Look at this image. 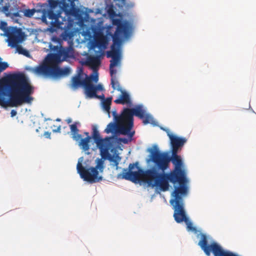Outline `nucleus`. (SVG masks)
Wrapping results in <instances>:
<instances>
[{"instance_id": "obj_40", "label": "nucleus", "mask_w": 256, "mask_h": 256, "mask_svg": "<svg viewBox=\"0 0 256 256\" xmlns=\"http://www.w3.org/2000/svg\"><path fill=\"white\" fill-rule=\"evenodd\" d=\"M66 122H67L68 124H70L72 122V120L71 118H70L66 120Z\"/></svg>"}, {"instance_id": "obj_6", "label": "nucleus", "mask_w": 256, "mask_h": 256, "mask_svg": "<svg viewBox=\"0 0 256 256\" xmlns=\"http://www.w3.org/2000/svg\"><path fill=\"white\" fill-rule=\"evenodd\" d=\"M156 150H150V160L154 163L153 166L162 172H165L170 167L171 162L174 166V168L184 169L182 160L178 152H172L170 156L166 152H161L155 146Z\"/></svg>"}, {"instance_id": "obj_42", "label": "nucleus", "mask_w": 256, "mask_h": 256, "mask_svg": "<svg viewBox=\"0 0 256 256\" xmlns=\"http://www.w3.org/2000/svg\"><path fill=\"white\" fill-rule=\"evenodd\" d=\"M84 134H86V136H89V133L88 132H84Z\"/></svg>"}, {"instance_id": "obj_29", "label": "nucleus", "mask_w": 256, "mask_h": 256, "mask_svg": "<svg viewBox=\"0 0 256 256\" xmlns=\"http://www.w3.org/2000/svg\"><path fill=\"white\" fill-rule=\"evenodd\" d=\"M184 222L186 224L187 228L188 229V230H192V231L196 230V228L192 226V223L189 221L188 218H187L186 222Z\"/></svg>"}, {"instance_id": "obj_20", "label": "nucleus", "mask_w": 256, "mask_h": 256, "mask_svg": "<svg viewBox=\"0 0 256 256\" xmlns=\"http://www.w3.org/2000/svg\"><path fill=\"white\" fill-rule=\"evenodd\" d=\"M86 80H82L80 78V74L74 76L72 80V86L74 89L78 88L80 86H83L84 85V82Z\"/></svg>"}, {"instance_id": "obj_1", "label": "nucleus", "mask_w": 256, "mask_h": 256, "mask_svg": "<svg viewBox=\"0 0 256 256\" xmlns=\"http://www.w3.org/2000/svg\"><path fill=\"white\" fill-rule=\"evenodd\" d=\"M138 165V162L130 164L128 169H123L122 173L119 176L134 183L144 182L152 187L158 188L162 192L168 190L169 182L178 184V186L175 187L172 196H178L186 194L187 179L185 169L173 168L170 172L166 173L158 170L156 166L144 170Z\"/></svg>"}, {"instance_id": "obj_7", "label": "nucleus", "mask_w": 256, "mask_h": 256, "mask_svg": "<svg viewBox=\"0 0 256 256\" xmlns=\"http://www.w3.org/2000/svg\"><path fill=\"white\" fill-rule=\"evenodd\" d=\"M104 160L102 158H97L96 160V166L88 168H84L82 163L78 162L76 166L78 172L84 181L90 184L99 182L102 180V177L98 176V172H102L104 171Z\"/></svg>"}, {"instance_id": "obj_16", "label": "nucleus", "mask_w": 256, "mask_h": 256, "mask_svg": "<svg viewBox=\"0 0 256 256\" xmlns=\"http://www.w3.org/2000/svg\"><path fill=\"white\" fill-rule=\"evenodd\" d=\"M118 90L120 92V94L118 98L114 100V102L116 104H131L132 100L128 93L122 90V88H118Z\"/></svg>"}, {"instance_id": "obj_14", "label": "nucleus", "mask_w": 256, "mask_h": 256, "mask_svg": "<svg viewBox=\"0 0 256 256\" xmlns=\"http://www.w3.org/2000/svg\"><path fill=\"white\" fill-rule=\"evenodd\" d=\"M198 245L204 250L206 256H210L212 252V254L214 252V248L218 247L219 244L216 242H212L208 244L206 235L202 234L200 235V240L198 242Z\"/></svg>"}, {"instance_id": "obj_27", "label": "nucleus", "mask_w": 256, "mask_h": 256, "mask_svg": "<svg viewBox=\"0 0 256 256\" xmlns=\"http://www.w3.org/2000/svg\"><path fill=\"white\" fill-rule=\"evenodd\" d=\"M141 119L142 120V122L144 124H147L150 122V120H152V118L150 114H146L144 118Z\"/></svg>"}, {"instance_id": "obj_32", "label": "nucleus", "mask_w": 256, "mask_h": 256, "mask_svg": "<svg viewBox=\"0 0 256 256\" xmlns=\"http://www.w3.org/2000/svg\"><path fill=\"white\" fill-rule=\"evenodd\" d=\"M94 88L96 89V92L98 90L102 91L104 90V87H103L102 85L101 84H98L97 86H94Z\"/></svg>"}, {"instance_id": "obj_45", "label": "nucleus", "mask_w": 256, "mask_h": 256, "mask_svg": "<svg viewBox=\"0 0 256 256\" xmlns=\"http://www.w3.org/2000/svg\"><path fill=\"white\" fill-rule=\"evenodd\" d=\"M52 127H54V128H56V126L54 125V126L52 127Z\"/></svg>"}, {"instance_id": "obj_46", "label": "nucleus", "mask_w": 256, "mask_h": 256, "mask_svg": "<svg viewBox=\"0 0 256 256\" xmlns=\"http://www.w3.org/2000/svg\"><path fill=\"white\" fill-rule=\"evenodd\" d=\"M52 127H54V128H56V126L54 125V126L52 127Z\"/></svg>"}, {"instance_id": "obj_39", "label": "nucleus", "mask_w": 256, "mask_h": 256, "mask_svg": "<svg viewBox=\"0 0 256 256\" xmlns=\"http://www.w3.org/2000/svg\"><path fill=\"white\" fill-rule=\"evenodd\" d=\"M94 98H100V99H102V100H104V96L103 94L102 96L98 95V96H94Z\"/></svg>"}, {"instance_id": "obj_31", "label": "nucleus", "mask_w": 256, "mask_h": 256, "mask_svg": "<svg viewBox=\"0 0 256 256\" xmlns=\"http://www.w3.org/2000/svg\"><path fill=\"white\" fill-rule=\"evenodd\" d=\"M108 13L110 17L113 18L115 16L116 14V12L114 10L112 7L110 8L108 10Z\"/></svg>"}, {"instance_id": "obj_13", "label": "nucleus", "mask_w": 256, "mask_h": 256, "mask_svg": "<svg viewBox=\"0 0 256 256\" xmlns=\"http://www.w3.org/2000/svg\"><path fill=\"white\" fill-rule=\"evenodd\" d=\"M166 131L170 140L172 152H178L186 142V139L173 135L168 130H166Z\"/></svg>"}, {"instance_id": "obj_36", "label": "nucleus", "mask_w": 256, "mask_h": 256, "mask_svg": "<svg viewBox=\"0 0 256 256\" xmlns=\"http://www.w3.org/2000/svg\"><path fill=\"white\" fill-rule=\"evenodd\" d=\"M119 140L124 144H127L128 142V140L126 138H120Z\"/></svg>"}, {"instance_id": "obj_5", "label": "nucleus", "mask_w": 256, "mask_h": 256, "mask_svg": "<svg viewBox=\"0 0 256 256\" xmlns=\"http://www.w3.org/2000/svg\"><path fill=\"white\" fill-rule=\"evenodd\" d=\"M112 113L114 120L118 123V129L120 134L128 135L130 139L134 134V132H130L134 126L133 116L142 118L146 114L142 106H138L132 108H125L120 116L116 110Z\"/></svg>"}, {"instance_id": "obj_25", "label": "nucleus", "mask_w": 256, "mask_h": 256, "mask_svg": "<svg viewBox=\"0 0 256 256\" xmlns=\"http://www.w3.org/2000/svg\"><path fill=\"white\" fill-rule=\"evenodd\" d=\"M15 48H16V50L17 52L20 54H24V56H29L28 52L27 50L24 48L22 47V46L18 45V44H16V46Z\"/></svg>"}, {"instance_id": "obj_9", "label": "nucleus", "mask_w": 256, "mask_h": 256, "mask_svg": "<svg viewBox=\"0 0 256 256\" xmlns=\"http://www.w3.org/2000/svg\"><path fill=\"white\" fill-rule=\"evenodd\" d=\"M60 63L52 62V64L47 62H43L39 66L34 67L32 72L37 74L47 76L58 78L68 75L70 72L69 68H61L58 66Z\"/></svg>"}, {"instance_id": "obj_43", "label": "nucleus", "mask_w": 256, "mask_h": 256, "mask_svg": "<svg viewBox=\"0 0 256 256\" xmlns=\"http://www.w3.org/2000/svg\"><path fill=\"white\" fill-rule=\"evenodd\" d=\"M4 0H0V5L2 3Z\"/></svg>"}, {"instance_id": "obj_35", "label": "nucleus", "mask_w": 256, "mask_h": 256, "mask_svg": "<svg viewBox=\"0 0 256 256\" xmlns=\"http://www.w3.org/2000/svg\"><path fill=\"white\" fill-rule=\"evenodd\" d=\"M60 129H61V126H58L56 128V129L53 128L52 129V132H60Z\"/></svg>"}, {"instance_id": "obj_37", "label": "nucleus", "mask_w": 256, "mask_h": 256, "mask_svg": "<svg viewBox=\"0 0 256 256\" xmlns=\"http://www.w3.org/2000/svg\"><path fill=\"white\" fill-rule=\"evenodd\" d=\"M44 136L46 138H50V132H45L44 134Z\"/></svg>"}, {"instance_id": "obj_21", "label": "nucleus", "mask_w": 256, "mask_h": 256, "mask_svg": "<svg viewBox=\"0 0 256 256\" xmlns=\"http://www.w3.org/2000/svg\"><path fill=\"white\" fill-rule=\"evenodd\" d=\"M87 64L93 69H96L100 65V60L98 56H91L88 58Z\"/></svg>"}, {"instance_id": "obj_12", "label": "nucleus", "mask_w": 256, "mask_h": 256, "mask_svg": "<svg viewBox=\"0 0 256 256\" xmlns=\"http://www.w3.org/2000/svg\"><path fill=\"white\" fill-rule=\"evenodd\" d=\"M6 36L8 37L7 42L8 46L12 48H14L16 44L22 42L24 40L26 35L20 28L10 26L6 30Z\"/></svg>"}, {"instance_id": "obj_2", "label": "nucleus", "mask_w": 256, "mask_h": 256, "mask_svg": "<svg viewBox=\"0 0 256 256\" xmlns=\"http://www.w3.org/2000/svg\"><path fill=\"white\" fill-rule=\"evenodd\" d=\"M34 87L22 74H14L0 82V106L16 107L30 104Z\"/></svg>"}, {"instance_id": "obj_38", "label": "nucleus", "mask_w": 256, "mask_h": 256, "mask_svg": "<svg viewBox=\"0 0 256 256\" xmlns=\"http://www.w3.org/2000/svg\"><path fill=\"white\" fill-rule=\"evenodd\" d=\"M10 114H11V116L12 117H13L16 114V112L15 110H11Z\"/></svg>"}, {"instance_id": "obj_47", "label": "nucleus", "mask_w": 256, "mask_h": 256, "mask_svg": "<svg viewBox=\"0 0 256 256\" xmlns=\"http://www.w3.org/2000/svg\"><path fill=\"white\" fill-rule=\"evenodd\" d=\"M55 48H56V49H57V48H58V46H56Z\"/></svg>"}, {"instance_id": "obj_18", "label": "nucleus", "mask_w": 256, "mask_h": 256, "mask_svg": "<svg viewBox=\"0 0 256 256\" xmlns=\"http://www.w3.org/2000/svg\"><path fill=\"white\" fill-rule=\"evenodd\" d=\"M78 125H80L79 122H74L73 124L70 125L72 138L76 142L80 140L82 137V135L78 134L79 130L78 128Z\"/></svg>"}, {"instance_id": "obj_4", "label": "nucleus", "mask_w": 256, "mask_h": 256, "mask_svg": "<svg viewBox=\"0 0 256 256\" xmlns=\"http://www.w3.org/2000/svg\"><path fill=\"white\" fill-rule=\"evenodd\" d=\"M92 138L100 150L101 157L112 162L117 170L121 157L118 154L116 138L114 136L102 138L96 126H92Z\"/></svg>"}, {"instance_id": "obj_28", "label": "nucleus", "mask_w": 256, "mask_h": 256, "mask_svg": "<svg viewBox=\"0 0 256 256\" xmlns=\"http://www.w3.org/2000/svg\"><path fill=\"white\" fill-rule=\"evenodd\" d=\"M0 29L3 30L4 32V35H6V32L9 29V28H7V23L6 22L2 21L0 22Z\"/></svg>"}, {"instance_id": "obj_41", "label": "nucleus", "mask_w": 256, "mask_h": 256, "mask_svg": "<svg viewBox=\"0 0 256 256\" xmlns=\"http://www.w3.org/2000/svg\"><path fill=\"white\" fill-rule=\"evenodd\" d=\"M14 16L16 17L20 16L19 13L18 12L14 13Z\"/></svg>"}, {"instance_id": "obj_30", "label": "nucleus", "mask_w": 256, "mask_h": 256, "mask_svg": "<svg viewBox=\"0 0 256 256\" xmlns=\"http://www.w3.org/2000/svg\"><path fill=\"white\" fill-rule=\"evenodd\" d=\"M10 6H5L2 7V12L6 14V16H8L10 15Z\"/></svg>"}, {"instance_id": "obj_11", "label": "nucleus", "mask_w": 256, "mask_h": 256, "mask_svg": "<svg viewBox=\"0 0 256 256\" xmlns=\"http://www.w3.org/2000/svg\"><path fill=\"white\" fill-rule=\"evenodd\" d=\"M182 196H172L174 198L170 200V204L174 210V217L178 223L186 222L187 216L184 210Z\"/></svg>"}, {"instance_id": "obj_34", "label": "nucleus", "mask_w": 256, "mask_h": 256, "mask_svg": "<svg viewBox=\"0 0 256 256\" xmlns=\"http://www.w3.org/2000/svg\"><path fill=\"white\" fill-rule=\"evenodd\" d=\"M2 58L0 57V64H4V70H6V68H8V64L6 62H2Z\"/></svg>"}, {"instance_id": "obj_10", "label": "nucleus", "mask_w": 256, "mask_h": 256, "mask_svg": "<svg viewBox=\"0 0 256 256\" xmlns=\"http://www.w3.org/2000/svg\"><path fill=\"white\" fill-rule=\"evenodd\" d=\"M75 0H49L47 10L64 12L66 16H78L80 12L76 7Z\"/></svg>"}, {"instance_id": "obj_3", "label": "nucleus", "mask_w": 256, "mask_h": 256, "mask_svg": "<svg viewBox=\"0 0 256 256\" xmlns=\"http://www.w3.org/2000/svg\"><path fill=\"white\" fill-rule=\"evenodd\" d=\"M112 24L116 26V30L112 36L113 44L111 46V50L107 52L106 56L111 58L110 60V71L112 77L111 84L114 90L121 88L119 82L114 78V75L116 70L114 68L118 66L120 62L121 54L120 47L122 38H128L130 36V27L126 22H123L120 18H112Z\"/></svg>"}, {"instance_id": "obj_15", "label": "nucleus", "mask_w": 256, "mask_h": 256, "mask_svg": "<svg viewBox=\"0 0 256 256\" xmlns=\"http://www.w3.org/2000/svg\"><path fill=\"white\" fill-rule=\"evenodd\" d=\"M68 57V51L61 50L57 54H48L43 62H49L50 64L52 62L60 63Z\"/></svg>"}, {"instance_id": "obj_33", "label": "nucleus", "mask_w": 256, "mask_h": 256, "mask_svg": "<svg viewBox=\"0 0 256 256\" xmlns=\"http://www.w3.org/2000/svg\"><path fill=\"white\" fill-rule=\"evenodd\" d=\"M104 40L103 38L98 39L96 40V44L98 46H102V44L104 43Z\"/></svg>"}, {"instance_id": "obj_44", "label": "nucleus", "mask_w": 256, "mask_h": 256, "mask_svg": "<svg viewBox=\"0 0 256 256\" xmlns=\"http://www.w3.org/2000/svg\"><path fill=\"white\" fill-rule=\"evenodd\" d=\"M56 120V121H60V118H57V119Z\"/></svg>"}, {"instance_id": "obj_8", "label": "nucleus", "mask_w": 256, "mask_h": 256, "mask_svg": "<svg viewBox=\"0 0 256 256\" xmlns=\"http://www.w3.org/2000/svg\"><path fill=\"white\" fill-rule=\"evenodd\" d=\"M62 13V12L52 10H42V22L48 26L47 28L48 31L53 33L59 29L66 28V25L64 26V22H66V20L64 17L61 16Z\"/></svg>"}, {"instance_id": "obj_19", "label": "nucleus", "mask_w": 256, "mask_h": 256, "mask_svg": "<svg viewBox=\"0 0 256 256\" xmlns=\"http://www.w3.org/2000/svg\"><path fill=\"white\" fill-rule=\"evenodd\" d=\"M92 138L91 136H86L82 138L78 141L79 146L84 152L90 150V142Z\"/></svg>"}, {"instance_id": "obj_26", "label": "nucleus", "mask_w": 256, "mask_h": 256, "mask_svg": "<svg viewBox=\"0 0 256 256\" xmlns=\"http://www.w3.org/2000/svg\"><path fill=\"white\" fill-rule=\"evenodd\" d=\"M85 80H88L90 82L92 83V82H94L96 83L98 80V76L97 72L91 74L89 77L85 78Z\"/></svg>"}, {"instance_id": "obj_24", "label": "nucleus", "mask_w": 256, "mask_h": 256, "mask_svg": "<svg viewBox=\"0 0 256 256\" xmlns=\"http://www.w3.org/2000/svg\"><path fill=\"white\" fill-rule=\"evenodd\" d=\"M22 12L24 13V16L27 18H31L36 12V10L35 8L24 9L22 11Z\"/></svg>"}, {"instance_id": "obj_23", "label": "nucleus", "mask_w": 256, "mask_h": 256, "mask_svg": "<svg viewBox=\"0 0 256 256\" xmlns=\"http://www.w3.org/2000/svg\"><path fill=\"white\" fill-rule=\"evenodd\" d=\"M112 98L110 97L106 99H104L102 100V106L104 108V110L108 114V115L110 116V105L112 104Z\"/></svg>"}, {"instance_id": "obj_17", "label": "nucleus", "mask_w": 256, "mask_h": 256, "mask_svg": "<svg viewBox=\"0 0 256 256\" xmlns=\"http://www.w3.org/2000/svg\"><path fill=\"white\" fill-rule=\"evenodd\" d=\"M84 86V93L86 96L89 98H93L94 96H98L94 86L88 80H86Z\"/></svg>"}, {"instance_id": "obj_22", "label": "nucleus", "mask_w": 256, "mask_h": 256, "mask_svg": "<svg viewBox=\"0 0 256 256\" xmlns=\"http://www.w3.org/2000/svg\"><path fill=\"white\" fill-rule=\"evenodd\" d=\"M114 121L116 123L110 122L108 124L106 128L104 130L105 132H106V134H109L110 132H114L116 130V132L120 133L118 129V123L116 122L115 120Z\"/></svg>"}]
</instances>
